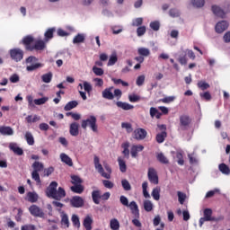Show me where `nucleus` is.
<instances>
[{"label":"nucleus","instance_id":"15","mask_svg":"<svg viewBox=\"0 0 230 230\" xmlns=\"http://www.w3.org/2000/svg\"><path fill=\"white\" fill-rule=\"evenodd\" d=\"M227 28H229V23L226 21H221L216 24L217 33H224Z\"/></svg>","mask_w":230,"mask_h":230},{"label":"nucleus","instance_id":"20","mask_svg":"<svg viewBox=\"0 0 230 230\" xmlns=\"http://www.w3.org/2000/svg\"><path fill=\"white\" fill-rule=\"evenodd\" d=\"M9 148L10 150H12V152H13V154H15L16 155H23L24 151L22 150V148L19 147L17 146V144L15 143H11L9 145Z\"/></svg>","mask_w":230,"mask_h":230},{"label":"nucleus","instance_id":"22","mask_svg":"<svg viewBox=\"0 0 230 230\" xmlns=\"http://www.w3.org/2000/svg\"><path fill=\"white\" fill-rule=\"evenodd\" d=\"M0 134L2 136H13V129L9 126H0Z\"/></svg>","mask_w":230,"mask_h":230},{"label":"nucleus","instance_id":"5","mask_svg":"<svg viewBox=\"0 0 230 230\" xmlns=\"http://www.w3.org/2000/svg\"><path fill=\"white\" fill-rule=\"evenodd\" d=\"M96 118L94 115H91L88 119L82 120L81 127L85 130L88 127H90L93 132H98V124H96Z\"/></svg>","mask_w":230,"mask_h":230},{"label":"nucleus","instance_id":"16","mask_svg":"<svg viewBox=\"0 0 230 230\" xmlns=\"http://www.w3.org/2000/svg\"><path fill=\"white\" fill-rule=\"evenodd\" d=\"M128 208H129L132 215H134L135 218H139V207L136 201H131Z\"/></svg>","mask_w":230,"mask_h":230},{"label":"nucleus","instance_id":"39","mask_svg":"<svg viewBox=\"0 0 230 230\" xmlns=\"http://www.w3.org/2000/svg\"><path fill=\"white\" fill-rule=\"evenodd\" d=\"M41 80H42V82H44V84H49L51 82V80H53V74L51 72L44 74L41 76Z\"/></svg>","mask_w":230,"mask_h":230},{"label":"nucleus","instance_id":"30","mask_svg":"<svg viewBox=\"0 0 230 230\" xmlns=\"http://www.w3.org/2000/svg\"><path fill=\"white\" fill-rule=\"evenodd\" d=\"M92 199L94 204H100V199H102V192L100 190H93L92 192Z\"/></svg>","mask_w":230,"mask_h":230},{"label":"nucleus","instance_id":"17","mask_svg":"<svg viewBox=\"0 0 230 230\" xmlns=\"http://www.w3.org/2000/svg\"><path fill=\"white\" fill-rule=\"evenodd\" d=\"M114 87L111 86L102 91V95L105 100H114V93H112Z\"/></svg>","mask_w":230,"mask_h":230},{"label":"nucleus","instance_id":"62","mask_svg":"<svg viewBox=\"0 0 230 230\" xmlns=\"http://www.w3.org/2000/svg\"><path fill=\"white\" fill-rule=\"evenodd\" d=\"M128 100L131 102V103H136L141 100V97L139 95L132 94L128 96Z\"/></svg>","mask_w":230,"mask_h":230},{"label":"nucleus","instance_id":"34","mask_svg":"<svg viewBox=\"0 0 230 230\" xmlns=\"http://www.w3.org/2000/svg\"><path fill=\"white\" fill-rule=\"evenodd\" d=\"M219 172L223 173L224 175H230V168L226 164H220L218 165Z\"/></svg>","mask_w":230,"mask_h":230},{"label":"nucleus","instance_id":"19","mask_svg":"<svg viewBox=\"0 0 230 230\" xmlns=\"http://www.w3.org/2000/svg\"><path fill=\"white\" fill-rule=\"evenodd\" d=\"M61 226L64 227H69V216L65 211H60Z\"/></svg>","mask_w":230,"mask_h":230},{"label":"nucleus","instance_id":"4","mask_svg":"<svg viewBox=\"0 0 230 230\" xmlns=\"http://www.w3.org/2000/svg\"><path fill=\"white\" fill-rule=\"evenodd\" d=\"M32 168H33V171L31 172V177L33 181H35L37 184H42L39 172H42V170H44V164L39 161H36L32 164Z\"/></svg>","mask_w":230,"mask_h":230},{"label":"nucleus","instance_id":"61","mask_svg":"<svg viewBox=\"0 0 230 230\" xmlns=\"http://www.w3.org/2000/svg\"><path fill=\"white\" fill-rule=\"evenodd\" d=\"M200 98L209 102L211 100V93L209 92H205L203 93H199Z\"/></svg>","mask_w":230,"mask_h":230},{"label":"nucleus","instance_id":"47","mask_svg":"<svg viewBox=\"0 0 230 230\" xmlns=\"http://www.w3.org/2000/svg\"><path fill=\"white\" fill-rule=\"evenodd\" d=\"M156 159L162 164H168L170 163L168 161V158H166V156H164V155L163 153L158 154L157 156H156Z\"/></svg>","mask_w":230,"mask_h":230},{"label":"nucleus","instance_id":"37","mask_svg":"<svg viewBox=\"0 0 230 230\" xmlns=\"http://www.w3.org/2000/svg\"><path fill=\"white\" fill-rule=\"evenodd\" d=\"M151 195L154 200H159L161 199V189L158 187L153 189Z\"/></svg>","mask_w":230,"mask_h":230},{"label":"nucleus","instance_id":"18","mask_svg":"<svg viewBox=\"0 0 230 230\" xmlns=\"http://www.w3.org/2000/svg\"><path fill=\"white\" fill-rule=\"evenodd\" d=\"M115 104L119 109H122V111H132L134 109V105L121 101L116 102Z\"/></svg>","mask_w":230,"mask_h":230},{"label":"nucleus","instance_id":"41","mask_svg":"<svg viewBox=\"0 0 230 230\" xmlns=\"http://www.w3.org/2000/svg\"><path fill=\"white\" fill-rule=\"evenodd\" d=\"M25 120L27 121V123H37V121H40V117H39L38 115H29L25 118Z\"/></svg>","mask_w":230,"mask_h":230},{"label":"nucleus","instance_id":"45","mask_svg":"<svg viewBox=\"0 0 230 230\" xmlns=\"http://www.w3.org/2000/svg\"><path fill=\"white\" fill-rule=\"evenodd\" d=\"M71 179V182L74 184V186L80 185L84 182V180H82V178H80L78 175H72Z\"/></svg>","mask_w":230,"mask_h":230},{"label":"nucleus","instance_id":"11","mask_svg":"<svg viewBox=\"0 0 230 230\" xmlns=\"http://www.w3.org/2000/svg\"><path fill=\"white\" fill-rule=\"evenodd\" d=\"M85 201L80 196H74L70 199V206L72 208H84Z\"/></svg>","mask_w":230,"mask_h":230},{"label":"nucleus","instance_id":"6","mask_svg":"<svg viewBox=\"0 0 230 230\" xmlns=\"http://www.w3.org/2000/svg\"><path fill=\"white\" fill-rule=\"evenodd\" d=\"M186 55H188L190 60H195V58H197V56H195V52H193V50L191 49L181 50L180 52V57L178 58V62L181 66H186V64H188V58H186Z\"/></svg>","mask_w":230,"mask_h":230},{"label":"nucleus","instance_id":"14","mask_svg":"<svg viewBox=\"0 0 230 230\" xmlns=\"http://www.w3.org/2000/svg\"><path fill=\"white\" fill-rule=\"evenodd\" d=\"M134 136H135V139H137V141H141L145 139V137H146L147 133H146V130L144 128H137L134 131Z\"/></svg>","mask_w":230,"mask_h":230},{"label":"nucleus","instance_id":"28","mask_svg":"<svg viewBox=\"0 0 230 230\" xmlns=\"http://www.w3.org/2000/svg\"><path fill=\"white\" fill-rule=\"evenodd\" d=\"M79 87L82 91V89H84L85 93L88 94H91V92L93 91V85L89 84V82L84 81V84H79Z\"/></svg>","mask_w":230,"mask_h":230},{"label":"nucleus","instance_id":"49","mask_svg":"<svg viewBox=\"0 0 230 230\" xmlns=\"http://www.w3.org/2000/svg\"><path fill=\"white\" fill-rule=\"evenodd\" d=\"M144 209H145V211H147V213H150V211H152V209H154V204H152V201L145 200L144 201Z\"/></svg>","mask_w":230,"mask_h":230},{"label":"nucleus","instance_id":"1","mask_svg":"<svg viewBox=\"0 0 230 230\" xmlns=\"http://www.w3.org/2000/svg\"><path fill=\"white\" fill-rule=\"evenodd\" d=\"M46 42L45 40H35L31 35L25 36L22 40L26 51H44L47 48Z\"/></svg>","mask_w":230,"mask_h":230},{"label":"nucleus","instance_id":"31","mask_svg":"<svg viewBox=\"0 0 230 230\" xmlns=\"http://www.w3.org/2000/svg\"><path fill=\"white\" fill-rule=\"evenodd\" d=\"M168 137V133H166V131H162L161 133H158L156 135V143H164V140L166 139V137Z\"/></svg>","mask_w":230,"mask_h":230},{"label":"nucleus","instance_id":"63","mask_svg":"<svg viewBox=\"0 0 230 230\" xmlns=\"http://www.w3.org/2000/svg\"><path fill=\"white\" fill-rule=\"evenodd\" d=\"M119 202L122 204V206H125L126 208H128V199L125 196H120Z\"/></svg>","mask_w":230,"mask_h":230},{"label":"nucleus","instance_id":"57","mask_svg":"<svg viewBox=\"0 0 230 230\" xmlns=\"http://www.w3.org/2000/svg\"><path fill=\"white\" fill-rule=\"evenodd\" d=\"M206 4L205 0H193L192 4L193 6H196L197 8H202L204 4Z\"/></svg>","mask_w":230,"mask_h":230},{"label":"nucleus","instance_id":"9","mask_svg":"<svg viewBox=\"0 0 230 230\" xmlns=\"http://www.w3.org/2000/svg\"><path fill=\"white\" fill-rule=\"evenodd\" d=\"M213 210L211 208H205L203 217L199 219V227H202L205 222H213Z\"/></svg>","mask_w":230,"mask_h":230},{"label":"nucleus","instance_id":"46","mask_svg":"<svg viewBox=\"0 0 230 230\" xmlns=\"http://www.w3.org/2000/svg\"><path fill=\"white\" fill-rule=\"evenodd\" d=\"M137 53L138 55H140L141 57H150V49H146V48H139L137 49Z\"/></svg>","mask_w":230,"mask_h":230},{"label":"nucleus","instance_id":"64","mask_svg":"<svg viewBox=\"0 0 230 230\" xmlns=\"http://www.w3.org/2000/svg\"><path fill=\"white\" fill-rule=\"evenodd\" d=\"M136 84L138 87H141V85H143V84H145V75H139L137 78Z\"/></svg>","mask_w":230,"mask_h":230},{"label":"nucleus","instance_id":"48","mask_svg":"<svg viewBox=\"0 0 230 230\" xmlns=\"http://www.w3.org/2000/svg\"><path fill=\"white\" fill-rule=\"evenodd\" d=\"M197 86L201 91H206V90L209 89V87H210L209 84L206 83V81H199L197 84Z\"/></svg>","mask_w":230,"mask_h":230},{"label":"nucleus","instance_id":"8","mask_svg":"<svg viewBox=\"0 0 230 230\" xmlns=\"http://www.w3.org/2000/svg\"><path fill=\"white\" fill-rule=\"evenodd\" d=\"M190 125H191V118H190L188 115H181L180 116V127L178 130L185 131L190 128Z\"/></svg>","mask_w":230,"mask_h":230},{"label":"nucleus","instance_id":"50","mask_svg":"<svg viewBox=\"0 0 230 230\" xmlns=\"http://www.w3.org/2000/svg\"><path fill=\"white\" fill-rule=\"evenodd\" d=\"M121 184L125 191H130V190H132V186L130 185V182H128V180H122Z\"/></svg>","mask_w":230,"mask_h":230},{"label":"nucleus","instance_id":"3","mask_svg":"<svg viewBox=\"0 0 230 230\" xmlns=\"http://www.w3.org/2000/svg\"><path fill=\"white\" fill-rule=\"evenodd\" d=\"M93 164L95 169L98 171V172L102 175V177H104V179H111V174L112 173V169L109 164H104V168L107 172L103 170V166H102V164H100V157L97 155H94L93 157Z\"/></svg>","mask_w":230,"mask_h":230},{"label":"nucleus","instance_id":"25","mask_svg":"<svg viewBox=\"0 0 230 230\" xmlns=\"http://www.w3.org/2000/svg\"><path fill=\"white\" fill-rule=\"evenodd\" d=\"M60 159L62 163H65V164H67V166H73V160L69 155H66V153H62L60 155Z\"/></svg>","mask_w":230,"mask_h":230},{"label":"nucleus","instance_id":"35","mask_svg":"<svg viewBox=\"0 0 230 230\" xmlns=\"http://www.w3.org/2000/svg\"><path fill=\"white\" fill-rule=\"evenodd\" d=\"M53 33H55V28H49L47 30V31L44 34L45 41H49L51 39H53Z\"/></svg>","mask_w":230,"mask_h":230},{"label":"nucleus","instance_id":"52","mask_svg":"<svg viewBox=\"0 0 230 230\" xmlns=\"http://www.w3.org/2000/svg\"><path fill=\"white\" fill-rule=\"evenodd\" d=\"M121 127L127 130L128 134H130L134 131V128H132V124L128 122H122Z\"/></svg>","mask_w":230,"mask_h":230},{"label":"nucleus","instance_id":"23","mask_svg":"<svg viewBox=\"0 0 230 230\" xmlns=\"http://www.w3.org/2000/svg\"><path fill=\"white\" fill-rule=\"evenodd\" d=\"M83 226L86 230H93V217L86 216L84 219Z\"/></svg>","mask_w":230,"mask_h":230},{"label":"nucleus","instance_id":"59","mask_svg":"<svg viewBox=\"0 0 230 230\" xmlns=\"http://www.w3.org/2000/svg\"><path fill=\"white\" fill-rule=\"evenodd\" d=\"M143 25V18H137L133 20L132 26L139 28Z\"/></svg>","mask_w":230,"mask_h":230},{"label":"nucleus","instance_id":"56","mask_svg":"<svg viewBox=\"0 0 230 230\" xmlns=\"http://www.w3.org/2000/svg\"><path fill=\"white\" fill-rule=\"evenodd\" d=\"M177 195H178V200H179L180 204H184V202L186 201V193L178 191Z\"/></svg>","mask_w":230,"mask_h":230},{"label":"nucleus","instance_id":"44","mask_svg":"<svg viewBox=\"0 0 230 230\" xmlns=\"http://www.w3.org/2000/svg\"><path fill=\"white\" fill-rule=\"evenodd\" d=\"M118 163H119L120 172L122 173H125V172H127V164L123 159H121V157L118 158Z\"/></svg>","mask_w":230,"mask_h":230},{"label":"nucleus","instance_id":"12","mask_svg":"<svg viewBox=\"0 0 230 230\" xmlns=\"http://www.w3.org/2000/svg\"><path fill=\"white\" fill-rule=\"evenodd\" d=\"M147 177L152 184H159V176L157 175V171H155V169L152 167L149 168Z\"/></svg>","mask_w":230,"mask_h":230},{"label":"nucleus","instance_id":"40","mask_svg":"<svg viewBox=\"0 0 230 230\" xmlns=\"http://www.w3.org/2000/svg\"><path fill=\"white\" fill-rule=\"evenodd\" d=\"M85 35L78 33L73 40V44H80L84 42Z\"/></svg>","mask_w":230,"mask_h":230},{"label":"nucleus","instance_id":"33","mask_svg":"<svg viewBox=\"0 0 230 230\" xmlns=\"http://www.w3.org/2000/svg\"><path fill=\"white\" fill-rule=\"evenodd\" d=\"M25 139L30 146H33V145H35V138H33V135L31 134V132L27 131L25 133Z\"/></svg>","mask_w":230,"mask_h":230},{"label":"nucleus","instance_id":"13","mask_svg":"<svg viewBox=\"0 0 230 230\" xmlns=\"http://www.w3.org/2000/svg\"><path fill=\"white\" fill-rule=\"evenodd\" d=\"M29 211L32 217H39L40 218H44V211L37 205H31L29 208Z\"/></svg>","mask_w":230,"mask_h":230},{"label":"nucleus","instance_id":"60","mask_svg":"<svg viewBox=\"0 0 230 230\" xmlns=\"http://www.w3.org/2000/svg\"><path fill=\"white\" fill-rule=\"evenodd\" d=\"M48 100H49L48 97H42V98L34 100V103L35 105H44V103H46Z\"/></svg>","mask_w":230,"mask_h":230},{"label":"nucleus","instance_id":"38","mask_svg":"<svg viewBox=\"0 0 230 230\" xmlns=\"http://www.w3.org/2000/svg\"><path fill=\"white\" fill-rule=\"evenodd\" d=\"M110 227L111 230H119V221L117 218L111 219Z\"/></svg>","mask_w":230,"mask_h":230},{"label":"nucleus","instance_id":"32","mask_svg":"<svg viewBox=\"0 0 230 230\" xmlns=\"http://www.w3.org/2000/svg\"><path fill=\"white\" fill-rule=\"evenodd\" d=\"M75 107H78V102L76 101H71L65 105L64 111L67 112L69 111H72V109H75Z\"/></svg>","mask_w":230,"mask_h":230},{"label":"nucleus","instance_id":"7","mask_svg":"<svg viewBox=\"0 0 230 230\" xmlns=\"http://www.w3.org/2000/svg\"><path fill=\"white\" fill-rule=\"evenodd\" d=\"M9 55L14 62H21L24 58V51L19 48L10 49Z\"/></svg>","mask_w":230,"mask_h":230},{"label":"nucleus","instance_id":"27","mask_svg":"<svg viewBox=\"0 0 230 230\" xmlns=\"http://www.w3.org/2000/svg\"><path fill=\"white\" fill-rule=\"evenodd\" d=\"M78 128H79V125L76 122L70 124V129H69L70 134L74 137L78 136L79 134Z\"/></svg>","mask_w":230,"mask_h":230},{"label":"nucleus","instance_id":"26","mask_svg":"<svg viewBox=\"0 0 230 230\" xmlns=\"http://www.w3.org/2000/svg\"><path fill=\"white\" fill-rule=\"evenodd\" d=\"M27 200L31 202L32 204L39 200V194L37 192H28L27 193Z\"/></svg>","mask_w":230,"mask_h":230},{"label":"nucleus","instance_id":"42","mask_svg":"<svg viewBox=\"0 0 230 230\" xmlns=\"http://www.w3.org/2000/svg\"><path fill=\"white\" fill-rule=\"evenodd\" d=\"M143 196L145 199H150V193H148V181H144L142 183Z\"/></svg>","mask_w":230,"mask_h":230},{"label":"nucleus","instance_id":"58","mask_svg":"<svg viewBox=\"0 0 230 230\" xmlns=\"http://www.w3.org/2000/svg\"><path fill=\"white\" fill-rule=\"evenodd\" d=\"M25 62L26 64H37V62H39V58H37L35 56H31L26 58Z\"/></svg>","mask_w":230,"mask_h":230},{"label":"nucleus","instance_id":"24","mask_svg":"<svg viewBox=\"0 0 230 230\" xmlns=\"http://www.w3.org/2000/svg\"><path fill=\"white\" fill-rule=\"evenodd\" d=\"M121 148H123L122 154L124 156L127 157V159H128V157H130V150L128 148H130V143L128 142H125L121 145Z\"/></svg>","mask_w":230,"mask_h":230},{"label":"nucleus","instance_id":"43","mask_svg":"<svg viewBox=\"0 0 230 230\" xmlns=\"http://www.w3.org/2000/svg\"><path fill=\"white\" fill-rule=\"evenodd\" d=\"M72 224L74 227L80 228V217L76 214H73L71 217Z\"/></svg>","mask_w":230,"mask_h":230},{"label":"nucleus","instance_id":"55","mask_svg":"<svg viewBox=\"0 0 230 230\" xmlns=\"http://www.w3.org/2000/svg\"><path fill=\"white\" fill-rule=\"evenodd\" d=\"M159 28H161V23H159V22L155 21L150 22V29L154 30V31H159Z\"/></svg>","mask_w":230,"mask_h":230},{"label":"nucleus","instance_id":"10","mask_svg":"<svg viewBox=\"0 0 230 230\" xmlns=\"http://www.w3.org/2000/svg\"><path fill=\"white\" fill-rule=\"evenodd\" d=\"M212 12L216 17H220V19L226 18V14L229 13V5L227 8L222 9L220 6L212 5Z\"/></svg>","mask_w":230,"mask_h":230},{"label":"nucleus","instance_id":"53","mask_svg":"<svg viewBox=\"0 0 230 230\" xmlns=\"http://www.w3.org/2000/svg\"><path fill=\"white\" fill-rule=\"evenodd\" d=\"M145 33H146V26L143 25V26L137 27V37H143Z\"/></svg>","mask_w":230,"mask_h":230},{"label":"nucleus","instance_id":"29","mask_svg":"<svg viewBox=\"0 0 230 230\" xmlns=\"http://www.w3.org/2000/svg\"><path fill=\"white\" fill-rule=\"evenodd\" d=\"M70 190L71 191H73V193H77L78 195H82V193H84V187L82 184L74 185L70 187Z\"/></svg>","mask_w":230,"mask_h":230},{"label":"nucleus","instance_id":"51","mask_svg":"<svg viewBox=\"0 0 230 230\" xmlns=\"http://www.w3.org/2000/svg\"><path fill=\"white\" fill-rule=\"evenodd\" d=\"M92 70L96 76H103V73H104L103 68L93 66Z\"/></svg>","mask_w":230,"mask_h":230},{"label":"nucleus","instance_id":"21","mask_svg":"<svg viewBox=\"0 0 230 230\" xmlns=\"http://www.w3.org/2000/svg\"><path fill=\"white\" fill-rule=\"evenodd\" d=\"M143 150H145V146H143L142 145H134L131 146V151H130V154H131V156L133 158H136L137 157V152H143Z\"/></svg>","mask_w":230,"mask_h":230},{"label":"nucleus","instance_id":"2","mask_svg":"<svg viewBox=\"0 0 230 230\" xmlns=\"http://www.w3.org/2000/svg\"><path fill=\"white\" fill-rule=\"evenodd\" d=\"M57 188H58V190ZM45 193L49 199H54V200H60L66 197V190L58 187V182L57 181H52L46 189Z\"/></svg>","mask_w":230,"mask_h":230},{"label":"nucleus","instance_id":"54","mask_svg":"<svg viewBox=\"0 0 230 230\" xmlns=\"http://www.w3.org/2000/svg\"><path fill=\"white\" fill-rule=\"evenodd\" d=\"M39 67H42V64L35 63L31 66H27L26 69H27V71L31 72V71H35L36 69H39Z\"/></svg>","mask_w":230,"mask_h":230},{"label":"nucleus","instance_id":"36","mask_svg":"<svg viewBox=\"0 0 230 230\" xmlns=\"http://www.w3.org/2000/svg\"><path fill=\"white\" fill-rule=\"evenodd\" d=\"M118 62V54L116 52H112L108 64V66H114Z\"/></svg>","mask_w":230,"mask_h":230}]
</instances>
